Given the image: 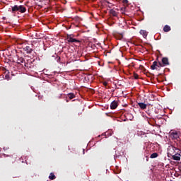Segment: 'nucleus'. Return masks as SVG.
I'll list each match as a JSON object with an SVG mask.
<instances>
[{
    "instance_id": "obj_3",
    "label": "nucleus",
    "mask_w": 181,
    "mask_h": 181,
    "mask_svg": "<svg viewBox=\"0 0 181 181\" xmlns=\"http://www.w3.org/2000/svg\"><path fill=\"white\" fill-rule=\"evenodd\" d=\"M169 135H170V138H171L173 141H180L179 133L177 131L171 130L170 132Z\"/></svg>"
},
{
    "instance_id": "obj_30",
    "label": "nucleus",
    "mask_w": 181,
    "mask_h": 181,
    "mask_svg": "<svg viewBox=\"0 0 181 181\" xmlns=\"http://www.w3.org/2000/svg\"><path fill=\"white\" fill-rule=\"evenodd\" d=\"M3 19H6V17H4Z\"/></svg>"
},
{
    "instance_id": "obj_15",
    "label": "nucleus",
    "mask_w": 181,
    "mask_h": 181,
    "mask_svg": "<svg viewBox=\"0 0 181 181\" xmlns=\"http://www.w3.org/2000/svg\"><path fill=\"white\" fill-rule=\"evenodd\" d=\"M164 32H170V26L166 25L163 28Z\"/></svg>"
},
{
    "instance_id": "obj_1",
    "label": "nucleus",
    "mask_w": 181,
    "mask_h": 181,
    "mask_svg": "<svg viewBox=\"0 0 181 181\" xmlns=\"http://www.w3.org/2000/svg\"><path fill=\"white\" fill-rule=\"evenodd\" d=\"M12 13H16V12H20L21 13H25L26 12V7L23 5H14L11 6Z\"/></svg>"
},
{
    "instance_id": "obj_8",
    "label": "nucleus",
    "mask_w": 181,
    "mask_h": 181,
    "mask_svg": "<svg viewBox=\"0 0 181 181\" xmlns=\"http://www.w3.org/2000/svg\"><path fill=\"white\" fill-rule=\"evenodd\" d=\"M180 153H175L172 156V158L174 160H180Z\"/></svg>"
},
{
    "instance_id": "obj_7",
    "label": "nucleus",
    "mask_w": 181,
    "mask_h": 181,
    "mask_svg": "<svg viewBox=\"0 0 181 181\" xmlns=\"http://www.w3.org/2000/svg\"><path fill=\"white\" fill-rule=\"evenodd\" d=\"M162 63L163 66H169V59L167 57H163L162 59Z\"/></svg>"
},
{
    "instance_id": "obj_14",
    "label": "nucleus",
    "mask_w": 181,
    "mask_h": 181,
    "mask_svg": "<svg viewBox=\"0 0 181 181\" xmlns=\"http://www.w3.org/2000/svg\"><path fill=\"white\" fill-rule=\"evenodd\" d=\"M49 179L50 180H54V179H56V175H54V173H51L49 174Z\"/></svg>"
},
{
    "instance_id": "obj_16",
    "label": "nucleus",
    "mask_w": 181,
    "mask_h": 181,
    "mask_svg": "<svg viewBox=\"0 0 181 181\" xmlns=\"http://www.w3.org/2000/svg\"><path fill=\"white\" fill-rule=\"evenodd\" d=\"M68 97L69 100H73V98H76V95L73 93H69Z\"/></svg>"
},
{
    "instance_id": "obj_26",
    "label": "nucleus",
    "mask_w": 181,
    "mask_h": 181,
    "mask_svg": "<svg viewBox=\"0 0 181 181\" xmlns=\"http://www.w3.org/2000/svg\"><path fill=\"white\" fill-rule=\"evenodd\" d=\"M4 158H8V156H9L8 155H6V154H3Z\"/></svg>"
},
{
    "instance_id": "obj_31",
    "label": "nucleus",
    "mask_w": 181,
    "mask_h": 181,
    "mask_svg": "<svg viewBox=\"0 0 181 181\" xmlns=\"http://www.w3.org/2000/svg\"><path fill=\"white\" fill-rule=\"evenodd\" d=\"M125 2H128V0H125Z\"/></svg>"
},
{
    "instance_id": "obj_22",
    "label": "nucleus",
    "mask_w": 181,
    "mask_h": 181,
    "mask_svg": "<svg viewBox=\"0 0 181 181\" xmlns=\"http://www.w3.org/2000/svg\"><path fill=\"white\" fill-rule=\"evenodd\" d=\"M103 84L105 87H107V86H108V83L107 81L103 82Z\"/></svg>"
},
{
    "instance_id": "obj_19",
    "label": "nucleus",
    "mask_w": 181,
    "mask_h": 181,
    "mask_svg": "<svg viewBox=\"0 0 181 181\" xmlns=\"http://www.w3.org/2000/svg\"><path fill=\"white\" fill-rule=\"evenodd\" d=\"M158 67H165V65H163V63L160 62H158Z\"/></svg>"
},
{
    "instance_id": "obj_12",
    "label": "nucleus",
    "mask_w": 181,
    "mask_h": 181,
    "mask_svg": "<svg viewBox=\"0 0 181 181\" xmlns=\"http://www.w3.org/2000/svg\"><path fill=\"white\" fill-rule=\"evenodd\" d=\"M176 149H177V148H176L175 146H172L168 148V151H169L170 153H174L175 151H176Z\"/></svg>"
},
{
    "instance_id": "obj_18",
    "label": "nucleus",
    "mask_w": 181,
    "mask_h": 181,
    "mask_svg": "<svg viewBox=\"0 0 181 181\" xmlns=\"http://www.w3.org/2000/svg\"><path fill=\"white\" fill-rule=\"evenodd\" d=\"M2 70L4 71V74H9V70L6 69V68H3Z\"/></svg>"
},
{
    "instance_id": "obj_4",
    "label": "nucleus",
    "mask_w": 181,
    "mask_h": 181,
    "mask_svg": "<svg viewBox=\"0 0 181 181\" xmlns=\"http://www.w3.org/2000/svg\"><path fill=\"white\" fill-rule=\"evenodd\" d=\"M67 42H69V43H78L80 42V40L73 38L71 37V36H67Z\"/></svg>"
},
{
    "instance_id": "obj_11",
    "label": "nucleus",
    "mask_w": 181,
    "mask_h": 181,
    "mask_svg": "<svg viewBox=\"0 0 181 181\" xmlns=\"http://www.w3.org/2000/svg\"><path fill=\"white\" fill-rule=\"evenodd\" d=\"M140 35H142L144 37H146L148 36V33H146V30H141L139 32Z\"/></svg>"
},
{
    "instance_id": "obj_2",
    "label": "nucleus",
    "mask_w": 181,
    "mask_h": 181,
    "mask_svg": "<svg viewBox=\"0 0 181 181\" xmlns=\"http://www.w3.org/2000/svg\"><path fill=\"white\" fill-rule=\"evenodd\" d=\"M10 62H12L13 63H17V64H21V63H25V59L23 57H19V55H11L9 57Z\"/></svg>"
},
{
    "instance_id": "obj_25",
    "label": "nucleus",
    "mask_w": 181,
    "mask_h": 181,
    "mask_svg": "<svg viewBox=\"0 0 181 181\" xmlns=\"http://www.w3.org/2000/svg\"><path fill=\"white\" fill-rule=\"evenodd\" d=\"M57 62H60V57H57Z\"/></svg>"
},
{
    "instance_id": "obj_24",
    "label": "nucleus",
    "mask_w": 181,
    "mask_h": 181,
    "mask_svg": "<svg viewBox=\"0 0 181 181\" xmlns=\"http://www.w3.org/2000/svg\"><path fill=\"white\" fill-rule=\"evenodd\" d=\"M11 158H13L14 159H16V154H13L11 156H10Z\"/></svg>"
},
{
    "instance_id": "obj_27",
    "label": "nucleus",
    "mask_w": 181,
    "mask_h": 181,
    "mask_svg": "<svg viewBox=\"0 0 181 181\" xmlns=\"http://www.w3.org/2000/svg\"><path fill=\"white\" fill-rule=\"evenodd\" d=\"M107 6H108V8H112V4H110V5H108Z\"/></svg>"
},
{
    "instance_id": "obj_13",
    "label": "nucleus",
    "mask_w": 181,
    "mask_h": 181,
    "mask_svg": "<svg viewBox=\"0 0 181 181\" xmlns=\"http://www.w3.org/2000/svg\"><path fill=\"white\" fill-rule=\"evenodd\" d=\"M110 15H112V16H118V13L115 11V10L114 9H111L110 11Z\"/></svg>"
},
{
    "instance_id": "obj_20",
    "label": "nucleus",
    "mask_w": 181,
    "mask_h": 181,
    "mask_svg": "<svg viewBox=\"0 0 181 181\" xmlns=\"http://www.w3.org/2000/svg\"><path fill=\"white\" fill-rule=\"evenodd\" d=\"M134 77L135 78V80H138V78H139V76L138 75V74H134Z\"/></svg>"
},
{
    "instance_id": "obj_6",
    "label": "nucleus",
    "mask_w": 181,
    "mask_h": 181,
    "mask_svg": "<svg viewBox=\"0 0 181 181\" xmlns=\"http://www.w3.org/2000/svg\"><path fill=\"white\" fill-rule=\"evenodd\" d=\"M137 104L141 110H146V107H148V105L145 104L144 103H138Z\"/></svg>"
},
{
    "instance_id": "obj_10",
    "label": "nucleus",
    "mask_w": 181,
    "mask_h": 181,
    "mask_svg": "<svg viewBox=\"0 0 181 181\" xmlns=\"http://www.w3.org/2000/svg\"><path fill=\"white\" fill-rule=\"evenodd\" d=\"M24 49L28 54L32 53V52L33 51V49L32 48H30V47H29V46H26Z\"/></svg>"
},
{
    "instance_id": "obj_5",
    "label": "nucleus",
    "mask_w": 181,
    "mask_h": 181,
    "mask_svg": "<svg viewBox=\"0 0 181 181\" xmlns=\"http://www.w3.org/2000/svg\"><path fill=\"white\" fill-rule=\"evenodd\" d=\"M118 107V102L117 101H112L110 104V108L111 110H115Z\"/></svg>"
},
{
    "instance_id": "obj_32",
    "label": "nucleus",
    "mask_w": 181,
    "mask_h": 181,
    "mask_svg": "<svg viewBox=\"0 0 181 181\" xmlns=\"http://www.w3.org/2000/svg\"><path fill=\"white\" fill-rule=\"evenodd\" d=\"M84 151H85V150L83 149V154L85 153Z\"/></svg>"
},
{
    "instance_id": "obj_21",
    "label": "nucleus",
    "mask_w": 181,
    "mask_h": 181,
    "mask_svg": "<svg viewBox=\"0 0 181 181\" xmlns=\"http://www.w3.org/2000/svg\"><path fill=\"white\" fill-rule=\"evenodd\" d=\"M24 66H25V67H27V68L28 67H30V68L31 67L30 64H29V63H25Z\"/></svg>"
},
{
    "instance_id": "obj_23",
    "label": "nucleus",
    "mask_w": 181,
    "mask_h": 181,
    "mask_svg": "<svg viewBox=\"0 0 181 181\" xmlns=\"http://www.w3.org/2000/svg\"><path fill=\"white\" fill-rule=\"evenodd\" d=\"M5 79L6 80H9V74L5 75Z\"/></svg>"
},
{
    "instance_id": "obj_17",
    "label": "nucleus",
    "mask_w": 181,
    "mask_h": 181,
    "mask_svg": "<svg viewBox=\"0 0 181 181\" xmlns=\"http://www.w3.org/2000/svg\"><path fill=\"white\" fill-rule=\"evenodd\" d=\"M158 156H159V154H158V153H153L151 156L150 158L151 159H155V158H158Z\"/></svg>"
},
{
    "instance_id": "obj_9",
    "label": "nucleus",
    "mask_w": 181,
    "mask_h": 181,
    "mask_svg": "<svg viewBox=\"0 0 181 181\" xmlns=\"http://www.w3.org/2000/svg\"><path fill=\"white\" fill-rule=\"evenodd\" d=\"M151 70H158V62H153V64L151 66Z\"/></svg>"
},
{
    "instance_id": "obj_28",
    "label": "nucleus",
    "mask_w": 181,
    "mask_h": 181,
    "mask_svg": "<svg viewBox=\"0 0 181 181\" xmlns=\"http://www.w3.org/2000/svg\"><path fill=\"white\" fill-rule=\"evenodd\" d=\"M106 4H108L109 5L111 4V3H110V1H106Z\"/></svg>"
},
{
    "instance_id": "obj_29",
    "label": "nucleus",
    "mask_w": 181,
    "mask_h": 181,
    "mask_svg": "<svg viewBox=\"0 0 181 181\" xmlns=\"http://www.w3.org/2000/svg\"><path fill=\"white\" fill-rule=\"evenodd\" d=\"M35 176H37L35 173L33 174L32 177H35Z\"/></svg>"
}]
</instances>
